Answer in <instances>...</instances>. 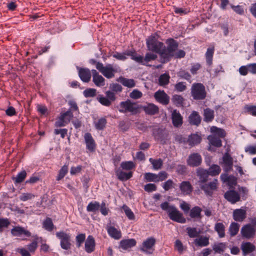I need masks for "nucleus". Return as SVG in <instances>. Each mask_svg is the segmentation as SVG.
Masks as SVG:
<instances>
[{
    "mask_svg": "<svg viewBox=\"0 0 256 256\" xmlns=\"http://www.w3.org/2000/svg\"><path fill=\"white\" fill-rule=\"evenodd\" d=\"M139 108L138 104L128 100L120 103L119 111L122 113L130 112L131 114L137 113Z\"/></svg>",
    "mask_w": 256,
    "mask_h": 256,
    "instance_id": "39448f33",
    "label": "nucleus"
},
{
    "mask_svg": "<svg viewBox=\"0 0 256 256\" xmlns=\"http://www.w3.org/2000/svg\"><path fill=\"white\" fill-rule=\"evenodd\" d=\"M39 239L38 236L35 238V240L28 246V250L31 252H34L38 247L37 240Z\"/></svg>",
    "mask_w": 256,
    "mask_h": 256,
    "instance_id": "e2e57ef3",
    "label": "nucleus"
},
{
    "mask_svg": "<svg viewBox=\"0 0 256 256\" xmlns=\"http://www.w3.org/2000/svg\"><path fill=\"white\" fill-rule=\"evenodd\" d=\"M78 75L82 80L85 82H90L91 78L90 71L88 68H80Z\"/></svg>",
    "mask_w": 256,
    "mask_h": 256,
    "instance_id": "4be33fe9",
    "label": "nucleus"
},
{
    "mask_svg": "<svg viewBox=\"0 0 256 256\" xmlns=\"http://www.w3.org/2000/svg\"><path fill=\"white\" fill-rule=\"evenodd\" d=\"M118 81L122 85L128 88H133L135 86L136 83L133 79H128L124 77H120Z\"/></svg>",
    "mask_w": 256,
    "mask_h": 256,
    "instance_id": "7c9ffc66",
    "label": "nucleus"
},
{
    "mask_svg": "<svg viewBox=\"0 0 256 256\" xmlns=\"http://www.w3.org/2000/svg\"><path fill=\"white\" fill-rule=\"evenodd\" d=\"M154 97L158 102L164 105L169 103L170 97L164 90H158L155 92Z\"/></svg>",
    "mask_w": 256,
    "mask_h": 256,
    "instance_id": "ddd939ff",
    "label": "nucleus"
},
{
    "mask_svg": "<svg viewBox=\"0 0 256 256\" xmlns=\"http://www.w3.org/2000/svg\"><path fill=\"white\" fill-rule=\"evenodd\" d=\"M143 110L148 114L154 115L158 112V107L152 104H148L143 106Z\"/></svg>",
    "mask_w": 256,
    "mask_h": 256,
    "instance_id": "bb28decb",
    "label": "nucleus"
},
{
    "mask_svg": "<svg viewBox=\"0 0 256 256\" xmlns=\"http://www.w3.org/2000/svg\"><path fill=\"white\" fill-rule=\"evenodd\" d=\"M240 234L244 238L247 240L252 239L256 234V228H254L250 224H244L241 228Z\"/></svg>",
    "mask_w": 256,
    "mask_h": 256,
    "instance_id": "6e6552de",
    "label": "nucleus"
},
{
    "mask_svg": "<svg viewBox=\"0 0 256 256\" xmlns=\"http://www.w3.org/2000/svg\"><path fill=\"white\" fill-rule=\"evenodd\" d=\"M149 161L152 165V168L154 170H158L162 168L163 161L161 158L155 160L152 158H150Z\"/></svg>",
    "mask_w": 256,
    "mask_h": 256,
    "instance_id": "4c0bfd02",
    "label": "nucleus"
},
{
    "mask_svg": "<svg viewBox=\"0 0 256 256\" xmlns=\"http://www.w3.org/2000/svg\"><path fill=\"white\" fill-rule=\"evenodd\" d=\"M100 208L99 202H90L86 207L87 211L89 212H94Z\"/></svg>",
    "mask_w": 256,
    "mask_h": 256,
    "instance_id": "de8ad7c7",
    "label": "nucleus"
},
{
    "mask_svg": "<svg viewBox=\"0 0 256 256\" xmlns=\"http://www.w3.org/2000/svg\"><path fill=\"white\" fill-rule=\"evenodd\" d=\"M214 110L206 108L204 110V120L206 122H212L214 118Z\"/></svg>",
    "mask_w": 256,
    "mask_h": 256,
    "instance_id": "c756f323",
    "label": "nucleus"
},
{
    "mask_svg": "<svg viewBox=\"0 0 256 256\" xmlns=\"http://www.w3.org/2000/svg\"><path fill=\"white\" fill-rule=\"evenodd\" d=\"M96 68L108 78H113L114 76L116 70L112 64H108L104 66L102 63L98 62L96 63Z\"/></svg>",
    "mask_w": 256,
    "mask_h": 256,
    "instance_id": "0eeeda50",
    "label": "nucleus"
},
{
    "mask_svg": "<svg viewBox=\"0 0 256 256\" xmlns=\"http://www.w3.org/2000/svg\"><path fill=\"white\" fill-rule=\"evenodd\" d=\"M121 168L124 170H131L135 167V164L132 162H124L120 164Z\"/></svg>",
    "mask_w": 256,
    "mask_h": 256,
    "instance_id": "3c124183",
    "label": "nucleus"
},
{
    "mask_svg": "<svg viewBox=\"0 0 256 256\" xmlns=\"http://www.w3.org/2000/svg\"><path fill=\"white\" fill-rule=\"evenodd\" d=\"M116 173L118 178L122 181L126 180L132 176V172H131L126 173L121 170H117Z\"/></svg>",
    "mask_w": 256,
    "mask_h": 256,
    "instance_id": "2f4dec72",
    "label": "nucleus"
},
{
    "mask_svg": "<svg viewBox=\"0 0 256 256\" xmlns=\"http://www.w3.org/2000/svg\"><path fill=\"white\" fill-rule=\"evenodd\" d=\"M157 58V56L156 54L152 53H147L144 58V65L146 64L148 62L154 60Z\"/></svg>",
    "mask_w": 256,
    "mask_h": 256,
    "instance_id": "bf43d9fd",
    "label": "nucleus"
},
{
    "mask_svg": "<svg viewBox=\"0 0 256 256\" xmlns=\"http://www.w3.org/2000/svg\"><path fill=\"white\" fill-rule=\"evenodd\" d=\"M84 94L86 98L94 97L96 94V90L94 88H88L84 92Z\"/></svg>",
    "mask_w": 256,
    "mask_h": 256,
    "instance_id": "0e129e2a",
    "label": "nucleus"
},
{
    "mask_svg": "<svg viewBox=\"0 0 256 256\" xmlns=\"http://www.w3.org/2000/svg\"><path fill=\"white\" fill-rule=\"evenodd\" d=\"M220 172V168L218 165H214L208 169V172L210 175L216 176L218 175Z\"/></svg>",
    "mask_w": 256,
    "mask_h": 256,
    "instance_id": "603ef678",
    "label": "nucleus"
},
{
    "mask_svg": "<svg viewBox=\"0 0 256 256\" xmlns=\"http://www.w3.org/2000/svg\"><path fill=\"white\" fill-rule=\"evenodd\" d=\"M136 242L134 238L123 240L120 242V246L124 250H126L136 245Z\"/></svg>",
    "mask_w": 256,
    "mask_h": 256,
    "instance_id": "393cba45",
    "label": "nucleus"
},
{
    "mask_svg": "<svg viewBox=\"0 0 256 256\" xmlns=\"http://www.w3.org/2000/svg\"><path fill=\"white\" fill-rule=\"evenodd\" d=\"M233 160L232 158L226 154L223 156L222 167L226 172L230 171L232 168Z\"/></svg>",
    "mask_w": 256,
    "mask_h": 256,
    "instance_id": "a211bd4d",
    "label": "nucleus"
},
{
    "mask_svg": "<svg viewBox=\"0 0 256 256\" xmlns=\"http://www.w3.org/2000/svg\"><path fill=\"white\" fill-rule=\"evenodd\" d=\"M220 178L224 182H226L230 188L235 186L237 184V178L234 176H228L226 174H222Z\"/></svg>",
    "mask_w": 256,
    "mask_h": 256,
    "instance_id": "f3484780",
    "label": "nucleus"
},
{
    "mask_svg": "<svg viewBox=\"0 0 256 256\" xmlns=\"http://www.w3.org/2000/svg\"><path fill=\"white\" fill-rule=\"evenodd\" d=\"M146 45L149 50L159 54L162 57L164 46L162 42L157 41L154 36H151L147 39Z\"/></svg>",
    "mask_w": 256,
    "mask_h": 256,
    "instance_id": "20e7f679",
    "label": "nucleus"
},
{
    "mask_svg": "<svg viewBox=\"0 0 256 256\" xmlns=\"http://www.w3.org/2000/svg\"><path fill=\"white\" fill-rule=\"evenodd\" d=\"M35 197V196L32 193H24L20 196V199L22 201H26L32 200Z\"/></svg>",
    "mask_w": 256,
    "mask_h": 256,
    "instance_id": "052dcab7",
    "label": "nucleus"
},
{
    "mask_svg": "<svg viewBox=\"0 0 256 256\" xmlns=\"http://www.w3.org/2000/svg\"><path fill=\"white\" fill-rule=\"evenodd\" d=\"M160 208L162 210L167 212L169 218L172 220L182 224L186 222V220L182 214L174 206L170 205L168 202H166L160 204Z\"/></svg>",
    "mask_w": 256,
    "mask_h": 256,
    "instance_id": "f257e3e1",
    "label": "nucleus"
},
{
    "mask_svg": "<svg viewBox=\"0 0 256 256\" xmlns=\"http://www.w3.org/2000/svg\"><path fill=\"white\" fill-rule=\"evenodd\" d=\"M202 161L200 155L198 153H194L189 156L187 163L191 166H198L200 164Z\"/></svg>",
    "mask_w": 256,
    "mask_h": 256,
    "instance_id": "f8f14e48",
    "label": "nucleus"
},
{
    "mask_svg": "<svg viewBox=\"0 0 256 256\" xmlns=\"http://www.w3.org/2000/svg\"><path fill=\"white\" fill-rule=\"evenodd\" d=\"M26 171L23 170L20 172L16 176L13 177L12 180L16 183L22 182L26 178Z\"/></svg>",
    "mask_w": 256,
    "mask_h": 256,
    "instance_id": "09e8293b",
    "label": "nucleus"
},
{
    "mask_svg": "<svg viewBox=\"0 0 256 256\" xmlns=\"http://www.w3.org/2000/svg\"><path fill=\"white\" fill-rule=\"evenodd\" d=\"M214 230L220 238H224L225 236V226L222 223H216L214 226Z\"/></svg>",
    "mask_w": 256,
    "mask_h": 256,
    "instance_id": "e433bc0d",
    "label": "nucleus"
},
{
    "mask_svg": "<svg viewBox=\"0 0 256 256\" xmlns=\"http://www.w3.org/2000/svg\"><path fill=\"white\" fill-rule=\"evenodd\" d=\"M191 95L194 100H202L206 98V92L203 84L194 83L191 88Z\"/></svg>",
    "mask_w": 256,
    "mask_h": 256,
    "instance_id": "7ed1b4c3",
    "label": "nucleus"
},
{
    "mask_svg": "<svg viewBox=\"0 0 256 256\" xmlns=\"http://www.w3.org/2000/svg\"><path fill=\"white\" fill-rule=\"evenodd\" d=\"M129 96L132 99L137 100L142 97V94L140 91L135 89L130 94Z\"/></svg>",
    "mask_w": 256,
    "mask_h": 256,
    "instance_id": "6e6d98bb",
    "label": "nucleus"
},
{
    "mask_svg": "<svg viewBox=\"0 0 256 256\" xmlns=\"http://www.w3.org/2000/svg\"><path fill=\"white\" fill-rule=\"evenodd\" d=\"M180 188L183 194H190L192 191V187L188 181H184L180 185Z\"/></svg>",
    "mask_w": 256,
    "mask_h": 256,
    "instance_id": "5701e85b",
    "label": "nucleus"
},
{
    "mask_svg": "<svg viewBox=\"0 0 256 256\" xmlns=\"http://www.w3.org/2000/svg\"><path fill=\"white\" fill-rule=\"evenodd\" d=\"M224 198L232 204L239 202L240 198V194L234 190L227 191L224 194Z\"/></svg>",
    "mask_w": 256,
    "mask_h": 256,
    "instance_id": "9b49d317",
    "label": "nucleus"
},
{
    "mask_svg": "<svg viewBox=\"0 0 256 256\" xmlns=\"http://www.w3.org/2000/svg\"><path fill=\"white\" fill-rule=\"evenodd\" d=\"M196 245L200 246H206L209 244V238L206 236H200L194 240Z\"/></svg>",
    "mask_w": 256,
    "mask_h": 256,
    "instance_id": "c9c22d12",
    "label": "nucleus"
},
{
    "mask_svg": "<svg viewBox=\"0 0 256 256\" xmlns=\"http://www.w3.org/2000/svg\"><path fill=\"white\" fill-rule=\"evenodd\" d=\"M84 140L87 148L90 151H94L95 148V143L92 135L90 133L86 134Z\"/></svg>",
    "mask_w": 256,
    "mask_h": 256,
    "instance_id": "a878e982",
    "label": "nucleus"
},
{
    "mask_svg": "<svg viewBox=\"0 0 256 256\" xmlns=\"http://www.w3.org/2000/svg\"><path fill=\"white\" fill-rule=\"evenodd\" d=\"M208 139L212 145L217 147H220L222 146V141L219 138L215 136H210Z\"/></svg>",
    "mask_w": 256,
    "mask_h": 256,
    "instance_id": "13d9d810",
    "label": "nucleus"
},
{
    "mask_svg": "<svg viewBox=\"0 0 256 256\" xmlns=\"http://www.w3.org/2000/svg\"><path fill=\"white\" fill-rule=\"evenodd\" d=\"M122 208L124 210L126 215L129 220H134L135 219V216L134 212L126 205H123Z\"/></svg>",
    "mask_w": 256,
    "mask_h": 256,
    "instance_id": "c03bdc74",
    "label": "nucleus"
},
{
    "mask_svg": "<svg viewBox=\"0 0 256 256\" xmlns=\"http://www.w3.org/2000/svg\"><path fill=\"white\" fill-rule=\"evenodd\" d=\"M72 116L73 114L70 110L62 114L58 120L55 122V126L56 127L65 126L70 122Z\"/></svg>",
    "mask_w": 256,
    "mask_h": 256,
    "instance_id": "1a4fd4ad",
    "label": "nucleus"
},
{
    "mask_svg": "<svg viewBox=\"0 0 256 256\" xmlns=\"http://www.w3.org/2000/svg\"><path fill=\"white\" fill-rule=\"evenodd\" d=\"M144 190L148 192H150L156 190V186L154 184H148L144 186Z\"/></svg>",
    "mask_w": 256,
    "mask_h": 256,
    "instance_id": "774afa93",
    "label": "nucleus"
},
{
    "mask_svg": "<svg viewBox=\"0 0 256 256\" xmlns=\"http://www.w3.org/2000/svg\"><path fill=\"white\" fill-rule=\"evenodd\" d=\"M202 209L198 206H195L193 208L190 212V216L192 218H197L200 219Z\"/></svg>",
    "mask_w": 256,
    "mask_h": 256,
    "instance_id": "58836bf2",
    "label": "nucleus"
},
{
    "mask_svg": "<svg viewBox=\"0 0 256 256\" xmlns=\"http://www.w3.org/2000/svg\"><path fill=\"white\" fill-rule=\"evenodd\" d=\"M166 43L168 44L167 48L164 47L163 52L162 54V58L164 59V62L168 61L170 58L174 56V52L178 47L177 42L173 39L168 40Z\"/></svg>",
    "mask_w": 256,
    "mask_h": 256,
    "instance_id": "f03ea898",
    "label": "nucleus"
},
{
    "mask_svg": "<svg viewBox=\"0 0 256 256\" xmlns=\"http://www.w3.org/2000/svg\"><path fill=\"white\" fill-rule=\"evenodd\" d=\"M184 99L183 97L180 95L175 94L172 96V101L174 104L177 106H181Z\"/></svg>",
    "mask_w": 256,
    "mask_h": 256,
    "instance_id": "864d4df0",
    "label": "nucleus"
},
{
    "mask_svg": "<svg viewBox=\"0 0 256 256\" xmlns=\"http://www.w3.org/2000/svg\"><path fill=\"white\" fill-rule=\"evenodd\" d=\"M68 171V167L66 166H64L59 171V174L57 178V180H60L62 178Z\"/></svg>",
    "mask_w": 256,
    "mask_h": 256,
    "instance_id": "680f3d73",
    "label": "nucleus"
},
{
    "mask_svg": "<svg viewBox=\"0 0 256 256\" xmlns=\"http://www.w3.org/2000/svg\"><path fill=\"white\" fill-rule=\"evenodd\" d=\"M226 244L225 243L220 242L217 244H214L212 246V249L215 253L222 254L224 252L226 249Z\"/></svg>",
    "mask_w": 256,
    "mask_h": 256,
    "instance_id": "ea45409f",
    "label": "nucleus"
},
{
    "mask_svg": "<svg viewBox=\"0 0 256 256\" xmlns=\"http://www.w3.org/2000/svg\"><path fill=\"white\" fill-rule=\"evenodd\" d=\"M56 236L60 240V246L62 248L68 250L70 248V236L64 232H58Z\"/></svg>",
    "mask_w": 256,
    "mask_h": 256,
    "instance_id": "9d476101",
    "label": "nucleus"
},
{
    "mask_svg": "<svg viewBox=\"0 0 256 256\" xmlns=\"http://www.w3.org/2000/svg\"><path fill=\"white\" fill-rule=\"evenodd\" d=\"M170 77L168 74H164L159 77L158 82L160 86H164L169 82Z\"/></svg>",
    "mask_w": 256,
    "mask_h": 256,
    "instance_id": "37998d69",
    "label": "nucleus"
},
{
    "mask_svg": "<svg viewBox=\"0 0 256 256\" xmlns=\"http://www.w3.org/2000/svg\"><path fill=\"white\" fill-rule=\"evenodd\" d=\"M240 225L236 222L231 223L228 231L231 236H234L236 235L239 231Z\"/></svg>",
    "mask_w": 256,
    "mask_h": 256,
    "instance_id": "f704fd0d",
    "label": "nucleus"
},
{
    "mask_svg": "<svg viewBox=\"0 0 256 256\" xmlns=\"http://www.w3.org/2000/svg\"><path fill=\"white\" fill-rule=\"evenodd\" d=\"M127 56H130L132 59L135 60L137 62L144 65L143 56H138L135 52L128 50L127 51Z\"/></svg>",
    "mask_w": 256,
    "mask_h": 256,
    "instance_id": "72a5a7b5",
    "label": "nucleus"
},
{
    "mask_svg": "<svg viewBox=\"0 0 256 256\" xmlns=\"http://www.w3.org/2000/svg\"><path fill=\"white\" fill-rule=\"evenodd\" d=\"M92 81L97 86H104V78L96 72V70H92Z\"/></svg>",
    "mask_w": 256,
    "mask_h": 256,
    "instance_id": "6ab92c4d",
    "label": "nucleus"
},
{
    "mask_svg": "<svg viewBox=\"0 0 256 256\" xmlns=\"http://www.w3.org/2000/svg\"><path fill=\"white\" fill-rule=\"evenodd\" d=\"M107 121L106 118H102L95 122L94 126L98 130H103L106 124Z\"/></svg>",
    "mask_w": 256,
    "mask_h": 256,
    "instance_id": "a19ab883",
    "label": "nucleus"
},
{
    "mask_svg": "<svg viewBox=\"0 0 256 256\" xmlns=\"http://www.w3.org/2000/svg\"><path fill=\"white\" fill-rule=\"evenodd\" d=\"M107 231L109 235L116 240H118L122 237L120 230L112 226H107Z\"/></svg>",
    "mask_w": 256,
    "mask_h": 256,
    "instance_id": "cd10ccee",
    "label": "nucleus"
},
{
    "mask_svg": "<svg viewBox=\"0 0 256 256\" xmlns=\"http://www.w3.org/2000/svg\"><path fill=\"white\" fill-rule=\"evenodd\" d=\"M95 248V241L92 236H89L85 242V250L88 253L94 251Z\"/></svg>",
    "mask_w": 256,
    "mask_h": 256,
    "instance_id": "b1692460",
    "label": "nucleus"
},
{
    "mask_svg": "<svg viewBox=\"0 0 256 256\" xmlns=\"http://www.w3.org/2000/svg\"><path fill=\"white\" fill-rule=\"evenodd\" d=\"M156 239L153 237H150L144 240L140 247V251L147 254H152L154 251Z\"/></svg>",
    "mask_w": 256,
    "mask_h": 256,
    "instance_id": "423d86ee",
    "label": "nucleus"
},
{
    "mask_svg": "<svg viewBox=\"0 0 256 256\" xmlns=\"http://www.w3.org/2000/svg\"><path fill=\"white\" fill-rule=\"evenodd\" d=\"M202 138L200 136L197 134H192L188 136V144L190 146H193L200 144Z\"/></svg>",
    "mask_w": 256,
    "mask_h": 256,
    "instance_id": "c85d7f7f",
    "label": "nucleus"
},
{
    "mask_svg": "<svg viewBox=\"0 0 256 256\" xmlns=\"http://www.w3.org/2000/svg\"><path fill=\"white\" fill-rule=\"evenodd\" d=\"M157 175L156 174L147 172L144 174V178L148 182H158Z\"/></svg>",
    "mask_w": 256,
    "mask_h": 256,
    "instance_id": "5fc2aeb1",
    "label": "nucleus"
},
{
    "mask_svg": "<svg viewBox=\"0 0 256 256\" xmlns=\"http://www.w3.org/2000/svg\"><path fill=\"white\" fill-rule=\"evenodd\" d=\"M238 191L242 199L245 200L248 195V190L246 187H240L238 188Z\"/></svg>",
    "mask_w": 256,
    "mask_h": 256,
    "instance_id": "338daca9",
    "label": "nucleus"
},
{
    "mask_svg": "<svg viewBox=\"0 0 256 256\" xmlns=\"http://www.w3.org/2000/svg\"><path fill=\"white\" fill-rule=\"evenodd\" d=\"M186 230L190 238L197 237L200 234V232L198 231L196 228H187Z\"/></svg>",
    "mask_w": 256,
    "mask_h": 256,
    "instance_id": "8fccbe9b",
    "label": "nucleus"
},
{
    "mask_svg": "<svg viewBox=\"0 0 256 256\" xmlns=\"http://www.w3.org/2000/svg\"><path fill=\"white\" fill-rule=\"evenodd\" d=\"M218 186V180L215 179L208 184H205L201 186V188L204 190L206 194L211 196L212 194V191L216 190Z\"/></svg>",
    "mask_w": 256,
    "mask_h": 256,
    "instance_id": "2eb2a0df",
    "label": "nucleus"
},
{
    "mask_svg": "<svg viewBox=\"0 0 256 256\" xmlns=\"http://www.w3.org/2000/svg\"><path fill=\"white\" fill-rule=\"evenodd\" d=\"M243 256H245L256 250V246L250 242H242L240 246Z\"/></svg>",
    "mask_w": 256,
    "mask_h": 256,
    "instance_id": "dca6fc26",
    "label": "nucleus"
},
{
    "mask_svg": "<svg viewBox=\"0 0 256 256\" xmlns=\"http://www.w3.org/2000/svg\"><path fill=\"white\" fill-rule=\"evenodd\" d=\"M232 216L235 221L242 222L246 217V210L242 208L234 210L233 211Z\"/></svg>",
    "mask_w": 256,
    "mask_h": 256,
    "instance_id": "4468645a",
    "label": "nucleus"
},
{
    "mask_svg": "<svg viewBox=\"0 0 256 256\" xmlns=\"http://www.w3.org/2000/svg\"><path fill=\"white\" fill-rule=\"evenodd\" d=\"M11 234L12 236H20L22 234H24L27 236H30L31 235L30 232L25 230L24 228L21 226H15L11 230Z\"/></svg>",
    "mask_w": 256,
    "mask_h": 256,
    "instance_id": "412c9836",
    "label": "nucleus"
},
{
    "mask_svg": "<svg viewBox=\"0 0 256 256\" xmlns=\"http://www.w3.org/2000/svg\"><path fill=\"white\" fill-rule=\"evenodd\" d=\"M172 124L175 127H179L182 125V118L176 110H174L172 112Z\"/></svg>",
    "mask_w": 256,
    "mask_h": 256,
    "instance_id": "aec40b11",
    "label": "nucleus"
},
{
    "mask_svg": "<svg viewBox=\"0 0 256 256\" xmlns=\"http://www.w3.org/2000/svg\"><path fill=\"white\" fill-rule=\"evenodd\" d=\"M198 176L200 177V180L202 182H204L208 180V171L204 170H198L197 171Z\"/></svg>",
    "mask_w": 256,
    "mask_h": 256,
    "instance_id": "79ce46f5",
    "label": "nucleus"
},
{
    "mask_svg": "<svg viewBox=\"0 0 256 256\" xmlns=\"http://www.w3.org/2000/svg\"><path fill=\"white\" fill-rule=\"evenodd\" d=\"M54 226L52 220L50 218H47L43 222V227L48 231H52Z\"/></svg>",
    "mask_w": 256,
    "mask_h": 256,
    "instance_id": "49530a36",
    "label": "nucleus"
},
{
    "mask_svg": "<svg viewBox=\"0 0 256 256\" xmlns=\"http://www.w3.org/2000/svg\"><path fill=\"white\" fill-rule=\"evenodd\" d=\"M211 132L215 133L218 136L223 138L225 136L226 133L224 130L218 128L216 126L211 128Z\"/></svg>",
    "mask_w": 256,
    "mask_h": 256,
    "instance_id": "4d7b16f0",
    "label": "nucleus"
},
{
    "mask_svg": "<svg viewBox=\"0 0 256 256\" xmlns=\"http://www.w3.org/2000/svg\"><path fill=\"white\" fill-rule=\"evenodd\" d=\"M190 122L194 125H198L201 121L200 116H199L198 113L196 112H194L189 116Z\"/></svg>",
    "mask_w": 256,
    "mask_h": 256,
    "instance_id": "473e14b6",
    "label": "nucleus"
},
{
    "mask_svg": "<svg viewBox=\"0 0 256 256\" xmlns=\"http://www.w3.org/2000/svg\"><path fill=\"white\" fill-rule=\"evenodd\" d=\"M86 238V236L84 234H78L76 236V246L78 248H80L82 244L84 242Z\"/></svg>",
    "mask_w": 256,
    "mask_h": 256,
    "instance_id": "69168bd1",
    "label": "nucleus"
},
{
    "mask_svg": "<svg viewBox=\"0 0 256 256\" xmlns=\"http://www.w3.org/2000/svg\"><path fill=\"white\" fill-rule=\"evenodd\" d=\"M214 52V47L208 48L206 52V62L209 65H210L212 63Z\"/></svg>",
    "mask_w": 256,
    "mask_h": 256,
    "instance_id": "a18cd8bd",
    "label": "nucleus"
}]
</instances>
